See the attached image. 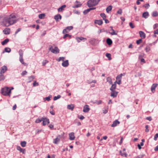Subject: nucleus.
<instances>
[{
  "label": "nucleus",
  "instance_id": "43",
  "mask_svg": "<svg viewBox=\"0 0 158 158\" xmlns=\"http://www.w3.org/2000/svg\"><path fill=\"white\" fill-rule=\"evenodd\" d=\"M100 16L103 18V19H106V15L104 13H101L100 14Z\"/></svg>",
  "mask_w": 158,
  "mask_h": 158
},
{
  "label": "nucleus",
  "instance_id": "4",
  "mask_svg": "<svg viewBox=\"0 0 158 158\" xmlns=\"http://www.w3.org/2000/svg\"><path fill=\"white\" fill-rule=\"evenodd\" d=\"M49 50L51 51V52L54 54H57L59 52L60 50L58 48L55 47L54 49L52 48V45L49 46Z\"/></svg>",
  "mask_w": 158,
  "mask_h": 158
},
{
  "label": "nucleus",
  "instance_id": "15",
  "mask_svg": "<svg viewBox=\"0 0 158 158\" xmlns=\"http://www.w3.org/2000/svg\"><path fill=\"white\" fill-rule=\"evenodd\" d=\"M116 82L117 81H115L114 82V84H112V86L110 89L111 91L115 90L114 89L116 87Z\"/></svg>",
  "mask_w": 158,
  "mask_h": 158
},
{
  "label": "nucleus",
  "instance_id": "5",
  "mask_svg": "<svg viewBox=\"0 0 158 158\" xmlns=\"http://www.w3.org/2000/svg\"><path fill=\"white\" fill-rule=\"evenodd\" d=\"M123 75L122 73H121L118 75L116 77V81H117L116 83L118 85H120L121 84V79Z\"/></svg>",
  "mask_w": 158,
  "mask_h": 158
},
{
  "label": "nucleus",
  "instance_id": "55",
  "mask_svg": "<svg viewBox=\"0 0 158 158\" xmlns=\"http://www.w3.org/2000/svg\"><path fill=\"white\" fill-rule=\"evenodd\" d=\"M122 11L121 9H119L117 11V13L118 14L121 15L122 13Z\"/></svg>",
  "mask_w": 158,
  "mask_h": 158
},
{
  "label": "nucleus",
  "instance_id": "61",
  "mask_svg": "<svg viewBox=\"0 0 158 158\" xmlns=\"http://www.w3.org/2000/svg\"><path fill=\"white\" fill-rule=\"evenodd\" d=\"M50 113L51 114L53 115H54L55 114V113L54 112L53 110H52V111H50Z\"/></svg>",
  "mask_w": 158,
  "mask_h": 158
},
{
  "label": "nucleus",
  "instance_id": "37",
  "mask_svg": "<svg viewBox=\"0 0 158 158\" xmlns=\"http://www.w3.org/2000/svg\"><path fill=\"white\" fill-rule=\"evenodd\" d=\"M26 142L25 141H22L20 143L21 146L23 147H24L26 146Z\"/></svg>",
  "mask_w": 158,
  "mask_h": 158
},
{
  "label": "nucleus",
  "instance_id": "12",
  "mask_svg": "<svg viewBox=\"0 0 158 158\" xmlns=\"http://www.w3.org/2000/svg\"><path fill=\"white\" fill-rule=\"evenodd\" d=\"M120 123V122L118 121L117 120H116L113 122V124L111 125V127H115L118 125Z\"/></svg>",
  "mask_w": 158,
  "mask_h": 158
},
{
  "label": "nucleus",
  "instance_id": "34",
  "mask_svg": "<svg viewBox=\"0 0 158 158\" xmlns=\"http://www.w3.org/2000/svg\"><path fill=\"white\" fill-rule=\"evenodd\" d=\"M35 78V77L33 76H31L28 77L29 81L28 82H31Z\"/></svg>",
  "mask_w": 158,
  "mask_h": 158
},
{
  "label": "nucleus",
  "instance_id": "2",
  "mask_svg": "<svg viewBox=\"0 0 158 158\" xmlns=\"http://www.w3.org/2000/svg\"><path fill=\"white\" fill-rule=\"evenodd\" d=\"M11 89H10L8 87H5L2 88L1 89V93L4 95L10 96L11 93Z\"/></svg>",
  "mask_w": 158,
  "mask_h": 158
},
{
  "label": "nucleus",
  "instance_id": "46",
  "mask_svg": "<svg viewBox=\"0 0 158 158\" xmlns=\"http://www.w3.org/2000/svg\"><path fill=\"white\" fill-rule=\"evenodd\" d=\"M42 120V118L41 119H40L39 118L36 119L35 121V122L36 123H39L41 122Z\"/></svg>",
  "mask_w": 158,
  "mask_h": 158
},
{
  "label": "nucleus",
  "instance_id": "1",
  "mask_svg": "<svg viewBox=\"0 0 158 158\" xmlns=\"http://www.w3.org/2000/svg\"><path fill=\"white\" fill-rule=\"evenodd\" d=\"M16 16L14 14L5 17H0V24L8 27L13 24L16 22Z\"/></svg>",
  "mask_w": 158,
  "mask_h": 158
},
{
  "label": "nucleus",
  "instance_id": "63",
  "mask_svg": "<svg viewBox=\"0 0 158 158\" xmlns=\"http://www.w3.org/2000/svg\"><path fill=\"white\" fill-rule=\"evenodd\" d=\"M154 35L158 34V28L156 30L154 31Z\"/></svg>",
  "mask_w": 158,
  "mask_h": 158
},
{
  "label": "nucleus",
  "instance_id": "19",
  "mask_svg": "<svg viewBox=\"0 0 158 158\" xmlns=\"http://www.w3.org/2000/svg\"><path fill=\"white\" fill-rule=\"evenodd\" d=\"M76 39L78 42H80L81 41L83 40H86V38L82 37H77L76 38Z\"/></svg>",
  "mask_w": 158,
  "mask_h": 158
},
{
  "label": "nucleus",
  "instance_id": "33",
  "mask_svg": "<svg viewBox=\"0 0 158 158\" xmlns=\"http://www.w3.org/2000/svg\"><path fill=\"white\" fill-rule=\"evenodd\" d=\"M110 27L111 28V30L112 31V32L110 33L112 35H117V33H115V32H114V30L112 28V27Z\"/></svg>",
  "mask_w": 158,
  "mask_h": 158
},
{
  "label": "nucleus",
  "instance_id": "64",
  "mask_svg": "<svg viewBox=\"0 0 158 158\" xmlns=\"http://www.w3.org/2000/svg\"><path fill=\"white\" fill-rule=\"evenodd\" d=\"M108 112V110L106 109H104V110H103V113L104 114H106Z\"/></svg>",
  "mask_w": 158,
  "mask_h": 158
},
{
  "label": "nucleus",
  "instance_id": "50",
  "mask_svg": "<svg viewBox=\"0 0 158 158\" xmlns=\"http://www.w3.org/2000/svg\"><path fill=\"white\" fill-rule=\"evenodd\" d=\"M129 26L132 28H133L135 27L134 24L131 22L129 23Z\"/></svg>",
  "mask_w": 158,
  "mask_h": 158
},
{
  "label": "nucleus",
  "instance_id": "29",
  "mask_svg": "<svg viewBox=\"0 0 158 158\" xmlns=\"http://www.w3.org/2000/svg\"><path fill=\"white\" fill-rule=\"evenodd\" d=\"M106 80L110 84H112V80L111 78L110 77H108L106 78Z\"/></svg>",
  "mask_w": 158,
  "mask_h": 158
},
{
  "label": "nucleus",
  "instance_id": "47",
  "mask_svg": "<svg viewBox=\"0 0 158 158\" xmlns=\"http://www.w3.org/2000/svg\"><path fill=\"white\" fill-rule=\"evenodd\" d=\"M90 11L89 9H88L84 11L83 13L85 15L87 14Z\"/></svg>",
  "mask_w": 158,
  "mask_h": 158
},
{
  "label": "nucleus",
  "instance_id": "39",
  "mask_svg": "<svg viewBox=\"0 0 158 158\" xmlns=\"http://www.w3.org/2000/svg\"><path fill=\"white\" fill-rule=\"evenodd\" d=\"M19 61L21 62V63L23 64H25V63L24 62L23 59V57H19Z\"/></svg>",
  "mask_w": 158,
  "mask_h": 158
},
{
  "label": "nucleus",
  "instance_id": "59",
  "mask_svg": "<svg viewBox=\"0 0 158 158\" xmlns=\"http://www.w3.org/2000/svg\"><path fill=\"white\" fill-rule=\"evenodd\" d=\"M145 128H146L145 132H148L149 131V130L148 129V125H146L145 126Z\"/></svg>",
  "mask_w": 158,
  "mask_h": 158
},
{
  "label": "nucleus",
  "instance_id": "8",
  "mask_svg": "<svg viewBox=\"0 0 158 158\" xmlns=\"http://www.w3.org/2000/svg\"><path fill=\"white\" fill-rule=\"evenodd\" d=\"M118 92L115 90L111 91L110 96L114 98L117 96Z\"/></svg>",
  "mask_w": 158,
  "mask_h": 158
},
{
  "label": "nucleus",
  "instance_id": "26",
  "mask_svg": "<svg viewBox=\"0 0 158 158\" xmlns=\"http://www.w3.org/2000/svg\"><path fill=\"white\" fill-rule=\"evenodd\" d=\"M9 41V39H6L5 40L3 41H2L1 44L2 45H4L6 44Z\"/></svg>",
  "mask_w": 158,
  "mask_h": 158
},
{
  "label": "nucleus",
  "instance_id": "18",
  "mask_svg": "<svg viewBox=\"0 0 158 158\" xmlns=\"http://www.w3.org/2000/svg\"><path fill=\"white\" fill-rule=\"evenodd\" d=\"M140 37L142 39L145 38L146 35L145 33L142 31H139V32Z\"/></svg>",
  "mask_w": 158,
  "mask_h": 158
},
{
  "label": "nucleus",
  "instance_id": "58",
  "mask_svg": "<svg viewBox=\"0 0 158 158\" xmlns=\"http://www.w3.org/2000/svg\"><path fill=\"white\" fill-rule=\"evenodd\" d=\"M50 97L49 96H48V97H46L45 98H44V100H47L48 101H50Z\"/></svg>",
  "mask_w": 158,
  "mask_h": 158
},
{
  "label": "nucleus",
  "instance_id": "6",
  "mask_svg": "<svg viewBox=\"0 0 158 158\" xmlns=\"http://www.w3.org/2000/svg\"><path fill=\"white\" fill-rule=\"evenodd\" d=\"M73 28V27L72 26L68 27L63 30V33L64 34L66 33H68L70 30L72 29Z\"/></svg>",
  "mask_w": 158,
  "mask_h": 158
},
{
  "label": "nucleus",
  "instance_id": "52",
  "mask_svg": "<svg viewBox=\"0 0 158 158\" xmlns=\"http://www.w3.org/2000/svg\"><path fill=\"white\" fill-rule=\"evenodd\" d=\"M27 73V72L26 71H24L22 72L21 74L22 76H24V75H26Z\"/></svg>",
  "mask_w": 158,
  "mask_h": 158
},
{
  "label": "nucleus",
  "instance_id": "49",
  "mask_svg": "<svg viewBox=\"0 0 158 158\" xmlns=\"http://www.w3.org/2000/svg\"><path fill=\"white\" fill-rule=\"evenodd\" d=\"M39 83L38 82H37L36 81H34L33 83V86L35 87L36 86H38L39 85Z\"/></svg>",
  "mask_w": 158,
  "mask_h": 158
},
{
  "label": "nucleus",
  "instance_id": "20",
  "mask_svg": "<svg viewBox=\"0 0 158 158\" xmlns=\"http://www.w3.org/2000/svg\"><path fill=\"white\" fill-rule=\"evenodd\" d=\"M149 16V13L148 12H145L143 13L142 15V17L145 19L147 18Z\"/></svg>",
  "mask_w": 158,
  "mask_h": 158
},
{
  "label": "nucleus",
  "instance_id": "60",
  "mask_svg": "<svg viewBox=\"0 0 158 158\" xmlns=\"http://www.w3.org/2000/svg\"><path fill=\"white\" fill-rule=\"evenodd\" d=\"M158 27V24L156 23L153 26L154 29H155L156 28Z\"/></svg>",
  "mask_w": 158,
  "mask_h": 158
},
{
  "label": "nucleus",
  "instance_id": "57",
  "mask_svg": "<svg viewBox=\"0 0 158 158\" xmlns=\"http://www.w3.org/2000/svg\"><path fill=\"white\" fill-rule=\"evenodd\" d=\"M68 36H69V37H71V35H69V34H66L64 36L63 38L65 39V38L66 37H68Z\"/></svg>",
  "mask_w": 158,
  "mask_h": 158
},
{
  "label": "nucleus",
  "instance_id": "32",
  "mask_svg": "<svg viewBox=\"0 0 158 158\" xmlns=\"http://www.w3.org/2000/svg\"><path fill=\"white\" fill-rule=\"evenodd\" d=\"M45 14H41L39 15V17L40 19H43L45 17Z\"/></svg>",
  "mask_w": 158,
  "mask_h": 158
},
{
  "label": "nucleus",
  "instance_id": "48",
  "mask_svg": "<svg viewBox=\"0 0 158 158\" xmlns=\"http://www.w3.org/2000/svg\"><path fill=\"white\" fill-rule=\"evenodd\" d=\"M94 103H96L98 105L102 103V101L101 100L96 101Z\"/></svg>",
  "mask_w": 158,
  "mask_h": 158
},
{
  "label": "nucleus",
  "instance_id": "44",
  "mask_svg": "<svg viewBox=\"0 0 158 158\" xmlns=\"http://www.w3.org/2000/svg\"><path fill=\"white\" fill-rule=\"evenodd\" d=\"M106 56L108 58L109 60H110L111 59V54L110 53H107L106 54Z\"/></svg>",
  "mask_w": 158,
  "mask_h": 158
},
{
  "label": "nucleus",
  "instance_id": "30",
  "mask_svg": "<svg viewBox=\"0 0 158 158\" xmlns=\"http://www.w3.org/2000/svg\"><path fill=\"white\" fill-rule=\"evenodd\" d=\"M11 51V49L10 48H6L4 49V51L3 52V53H4L5 52L9 53Z\"/></svg>",
  "mask_w": 158,
  "mask_h": 158
},
{
  "label": "nucleus",
  "instance_id": "53",
  "mask_svg": "<svg viewBox=\"0 0 158 158\" xmlns=\"http://www.w3.org/2000/svg\"><path fill=\"white\" fill-rule=\"evenodd\" d=\"M142 41V40L141 39H140L139 40H138L136 41V44H139L141 43V42Z\"/></svg>",
  "mask_w": 158,
  "mask_h": 158
},
{
  "label": "nucleus",
  "instance_id": "25",
  "mask_svg": "<svg viewBox=\"0 0 158 158\" xmlns=\"http://www.w3.org/2000/svg\"><path fill=\"white\" fill-rule=\"evenodd\" d=\"M74 106L73 104L69 105L67 106V108L73 110L74 108Z\"/></svg>",
  "mask_w": 158,
  "mask_h": 158
},
{
  "label": "nucleus",
  "instance_id": "27",
  "mask_svg": "<svg viewBox=\"0 0 158 158\" xmlns=\"http://www.w3.org/2000/svg\"><path fill=\"white\" fill-rule=\"evenodd\" d=\"M106 43L109 45L111 44L112 43V41L111 40L110 38H107L106 40Z\"/></svg>",
  "mask_w": 158,
  "mask_h": 158
},
{
  "label": "nucleus",
  "instance_id": "3",
  "mask_svg": "<svg viewBox=\"0 0 158 158\" xmlns=\"http://www.w3.org/2000/svg\"><path fill=\"white\" fill-rule=\"evenodd\" d=\"M100 0H89L87 2V5L89 7L96 5Z\"/></svg>",
  "mask_w": 158,
  "mask_h": 158
},
{
  "label": "nucleus",
  "instance_id": "21",
  "mask_svg": "<svg viewBox=\"0 0 158 158\" xmlns=\"http://www.w3.org/2000/svg\"><path fill=\"white\" fill-rule=\"evenodd\" d=\"M54 19L56 21H57L59 19H61V16L60 14L54 16Z\"/></svg>",
  "mask_w": 158,
  "mask_h": 158
},
{
  "label": "nucleus",
  "instance_id": "9",
  "mask_svg": "<svg viewBox=\"0 0 158 158\" xmlns=\"http://www.w3.org/2000/svg\"><path fill=\"white\" fill-rule=\"evenodd\" d=\"M60 138L61 136L60 135H58L56 139H54L53 141V143L56 144H58V142L60 140Z\"/></svg>",
  "mask_w": 158,
  "mask_h": 158
},
{
  "label": "nucleus",
  "instance_id": "10",
  "mask_svg": "<svg viewBox=\"0 0 158 158\" xmlns=\"http://www.w3.org/2000/svg\"><path fill=\"white\" fill-rule=\"evenodd\" d=\"M158 85V84L156 83L152 85L151 87V91L153 93H154L155 91V89Z\"/></svg>",
  "mask_w": 158,
  "mask_h": 158
},
{
  "label": "nucleus",
  "instance_id": "45",
  "mask_svg": "<svg viewBox=\"0 0 158 158\" xmlns=\"http://www.w3.org/2000/svg\"><path fill=\"white\" fill-rule=\"evenodd\" d=\"M5 77L4 75L3 74H1L0 75V81L3 80L5 79Z\"/></svg>",
  "mask_w": 158,
  "mask_h": 158
},
{
  "label": "nucleus",
  "instance_id": "23",
  "mask_svg": "<svg viewBox=\"0 0 158 158\" xmlns=\"http://www.w3.org/2000/svg\"><path fill=\"white\" fill-rule=\"evenodd\" d=\"M94 23L96 24L100 25L102 24L103 22L102 20H95L94 21Z\"/></svg>",
  "mask_w": 158,
  "mask_h": 158
},
{
  "label": "nucleus",
  "instance_id": "14",
  "mask_svg": "<svg viewBox=\"0 0 158 158\" xmlns=\"http://www.w3.org/2000/svg\"><path fill=\"white\" fill-rule=\"evenodd\" d=\"M69 65V61L68 60H66L65 61L64 60L62 64V65L64 67H67Z\"/></svg>",
  "mask_w": 158,
  "mask_h": 158
},
{
  "label": "nucleus",
  "instance_id": "28",
  "mask_svg": "<svg viewBox=\"0 0 158 158\" xmlns=\"http://www.w3.org/2000/svg\"><path fill=\"white\" fill-rule=\"evenodd\" d=\"M112 8V6H108L106 9L107 12L108 13L110 11Z\"/></svg>",
  "mask_w": 158,
  "mask_h": 158
},
{
  "label": "nucleus",
  "instance_id": "62",
  "mask_svg": "<svg viewBox=\"0 0 158 158\" xmlns=\"http://www.w3.org/2000/svg\"><path fill=\"white\" fill-rule=\"evenodd\" d=\"M146 119L148 120L149 121H151L152 120V119L151 117H147L146 118Z\"/></svg>",
  "mask_w": 158,
  "mask_h": 158
},
{
  "label": "nucleus",
  "instance_id": "31",
  "mask_svg": "<svg viewBox=\"0 0 158 158\" xmlns=\"http://www.w3.org/2000/svg\"><path fill=\"white\" fill-rule=\"evenodd\" d=\"M19 57H23V50L21 49L20 50L19 52Z\"/></svg>",
  "mask_w": 158,
  "mask_h": 158
},
{
  "label": "nucleus",
  "instance_id": "24",
  "mask_svg": "<svg viewBox=\"0 0 158 158\" xmlns=\"http://www.w3.org/2000/svg\"><path fill=\"white\" fill-rule=\"evenodd\" d=\"M10 29H9L6 28L3 31V32L5 34H8L10 33Z\"/></svg>",
  "mask_w": 158,
  "mask_h": 158
},
{
  "label": "nucleus",
  "instance_id": "13",
  "mask_svg": "<svg viewBox=\"0 0 158 158\" xmlns=\"http://www.w3.org/2000/svg\"><path fill=\"white\" fill-rule=\"evenodd\" d=\"M89 106L85 105L83 107V111L84 112H87L89 111Z\"/></svg>",
  "mask_w": 158,
  "mask_h": 158
},
{
  "label": "nucleus",
  "instance_id": "17",
  "mask_svg": "<svg viewBox=\"0 0 158 158\" xmlns=\"http://www.w3.org/2000/svg\"><path fill=\"white\" fill-rule=\"evenodd\" d=\"M17 149L23 154H25V150L24 149L21 148L20 146H18L17 147Z\"/></svg>",
  "mask_w": 158,
  "mask_h": 158
},
{
  "label": "nucleus",
  "instance_id": "42",
  "mask_svg": "<svg viewBox=\"0 0 158 158\" xmlns=\"http://www.w3.org/2000/svg\"><path fill=\"white\" fill-rule=\"evenodd\" d=\"M145 50L146 51V52H148L150 51V48L149 46H147L146 48H145Z\"/></svg>",
  "mask_w": 158,
  "mask_h": 158
},
{
  "label": "nucleus",
  "instance_id": "38",
  "mask_svg": "<svg viewBox=\"0 0 158 158\" xmlns=\"http://www.w3.org/2000/svg\"><path fill=\"white\" fill-rule=\"evenodd\" d=\"M82 4H81L79 3L78 4L75 5L73 6L72 7L73 8H78L79 7H80L81 6Z\"/></svg>",
  "mask_w": 158,
  "mask_h": 158
},
{
  "label": "nucleus",
  "instance_id": "11",
  "mask_svg": "<svg viewBox=\"0 0 158 158\" xmlns=\"http://www.w3.org/2000/svg\"><path fill=\"white\" fill-rule=\"evenodd\" d=\"M7 70V68L5 66H2L0 71V73L2 74L5 73Z\"/></svg>",
  "mask_w": 158,
  "mask_h": 158
},
{
  "label": "nucleus",
  "instance_id": "36",
  "mask_svg": "<svg viewBox=\"0 0 158 158\" xmlns=\"http://www.w3.org/2000/svg\"><path fill=\"white\" fill-rule=\"evenodd\" d=\"M152 16L153 17H156L158 16V13L156 11H155L152 12Z\"/></svg>",
  "mask_w": 158,
  "mask_h": 158
},
{
  "label": "nucleus",
  "instance_id": "22",
  "mask_svg": "<svg viewBox=\"0 0 158 158\" xmlns=\"http://www.w3.org/2000/svg\"><path fill=\"white\" fill-rule=\"evenodd\" d=\"M66 7V5H63L61 6L59 8L58 10V12H61L62 11L64 10V9Z\"/></svg>",
  "mask_w": 158,
  "mask_h": 158
},
{
  "label": "nucleus",
  "instance_id": "51",
  "mask_svg": "<svg viewBox=\"0 0 158 158\" xmlns=\"http://www.w3.org/2000/svg\"><path fill=\"white\" fill-rule=\"evenodd\" d=\"M158 138V133L156 134L154 136V140L155 141L157 140V138Z\"/></svg>",
  "mask_w": 158,
  "mask_h": 158
},
{
  "label": "nucleus",
  "instance_id": "56",
  "mask_svg": "<svg viewBox=\"0 0 158 158\" xmlns=\"http://www.w3.org/2000/svg\"><path fill=\"white\" fill-rule=\"evenodd\" d=\"M21 30V29L20 28H19L17 29V31H15V34L16 35V34L18 33Z\"/></svg>",
  "mask_w": 158,
  "mask_h": 158
},
{
  "label": "nucleus",
  "instance_id": "35",
  "mask_svg": "<svg viewBox=\"0 0 158 158\" xmlns=\"http://www.w3.org/2000/svg\"><path fill=\"white\" fill-rule=\"evenodd\" d=\"M120 154L123 156H125L126 157L127 156V154L126 152H124L123 153L121 151H120Z\"/></svg>",
  "mask_w": 158,
  "mask_h": 158
},
{
  "label": "nucleus",
  "instance_id": "54",
  "mask_svg": "<svg viewBox=\"0 0 158 158\" xmlns=\"http://www.w3.org/2000/svg\"><path fill=\"white\" fill-rule=\"evenodd\" d=\"M143 6L147 9L149 7V5L148 3L144 5Z\"/></svg>",
  "mask_w": 158,
  "mask_h": 158
},
{
  "label": "nucleus",
  "instance_id": "41",
  "mask_svg": "<svg viewBox=\"0 0 158 158\" xmlns=\"http://www.w3.org/2000/svg\"><path fill=\"white\" fill-rule=\"evenodd\" d=\"M61 97L60 95H58L57 96H55L53 98V100L55 101L57 100V99L60 98Z\"/></svg>",
  "mask_w": 158,
  "mask_h": 158
},
{
  "label": "nucleus",
  "instance_id": "16",
  "mask_svg": "<svg viewBox=\"0 0 158 158\" xmlns=\"http://www.w3.org/2000/svg\"><path fill=\"white\" fill-rule=\"evenodd\" d=\"M73 132H71L69 134V139L70 140H73L75 139V137Z\"/></svg>",
  "mask_w": 158,
  "mask_h": 158
},
{
  "label": "nucleus",
  "instance_id": "40",
  "mask_svg": "<svg viewBox=\"0 0 158 158\" xmlns=\"http://www.w3.org/2000/svg\"><path fill=\"white\" fill-rule=\"evenodd\" d=\"M65 59L64 57H60L58 59H57L56 60L58 61H64V59Z\"/></svg>",
  "mask_w": 158,
  "mask_h": 158
},
{
  "label": "nucleus",
  "instance_id": "7",
  "mask_svg": "<svg viewBox=\"0 0 158 158\" xmlns=\"http://www.w3.org/2000/svg\"><path fill=\"white\" fill-rule=\"evenodd\" d=\"M42 119L43 121L42 124L43 126H45L46 124H48L49 123V121L48 119L42 118Z\"/></svg>",
  "mask_w": 158,
  "mask_h": 158
}]
</instances>
